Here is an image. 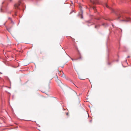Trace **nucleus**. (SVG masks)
I'll list each match as a JSON object with an SVG mask.
<instances>
[{
  "label": "nucleus",
  "instance_id": "obj_1",
  "mask_svg": "<svg viewBox=\"0 0 131 131\" xmlns=\"http://www.w3.org/2000/svg\"><path fill=\"white\" fill-rule=\"evenodd\" d=\"M122 18L123 19L122 20H121V21H131V19L130 18L127 17H124L123 16H122L121 15H119L118 16V19H119L120 18Z\"/></svg>",
  "mask_w": 131,
  "mask_h": 131
},
{
  "label": "nucleus",
  "instance_id": "obj_2",
  "mask_svg": "<svg viewBox=\"0 0 131 131\" xmlns=\"http://www.w3.org/2000/svg\"><path fill=\"white\" fill-rule=\"evenodd\" d=\"M21 3L19 1L18 3L17 4H15L14 5V8H18V6L20 5Z\"/></svg>",
  "mask_w": 131,
  "mask_h": 131
},
{
  "label": "nucleus",
  "instance_id": "obj_3",
  "mask_svg": "<svg viewBox=\"0 0 131 131\" xmlns=\"http://www.w3.org/2000/svg\"><path fill=\"white\" fill-rule=\"evenodd\" d=\"M103 6L104 7H106L107 8H110L108 6L107 4L106 3H105L103 5Z\"/></svg>",
  "mask_w": 131,
  "mask_h": 131
},
{
  "label": "nucleus",
  "instance_id": "obj_4",
  "mask_svg": "<svg viewBox=\"0 0 131 131\" xmlns=\"http://www.w3.org/2000/svg\"><path fill=\"white\" fill-rule=\"evenodd\" d=\"M99 25H97V26H95V28H97V27H99Z\"/></svg>",
  "mask_w": 131,
  "mask_h": 131
},
{
  "label": "nucleus",
  "instance_id": "obj_5",
  "mask_svg": "<svg viewBox=\"0 0 131 131\" xmlns=\"http://www.w3.org/2000/svg\"><path fill=\"white\" fill-rule=\"evenodd\" d=\"M105 24L104 23V24H102V25H103V26H104Z\"/></svg>",
  "mask_w": 131,
  "mask_h": 131
},
{
  "label": "nucleus",
  "instance_id": "obj_6",
  "mask_svg": "<svg viewBox=\"0 0 131 131\" xmlns=\"http://www.w3.org/2000/svg\"><path fill=\"white\" fill-rule=\"evenodd\" d=\"M66 115H68V113H66Z\"/></svg>",
  "mask_w": 131,
  "mask_h": 131
},
{
  "label": "nucleus",
  "instance_id": "obj_7",
  "mask_svg": "<svg viewBox=\"0 0 131 131\" xmlns=\"http://www.w3.org/2000/svg\"><path fill=\"white\" fill-rule=\"evenodd\" d=\"M81 18H83L82 15V16H81Z\"/></svg>",
  "mask_w": 131,
  "mask_h": 131
},
{
  "label": "nucleus",
  "instance_id": "obj_8",
  "mask_svg": "<svg viewBox=\"0 0 131 131\" xmlns=\"http://www.w3.org/2000/svg\"><path fill=\"white\" fill-rule=\"evenodd\" d=\"M9 19H11V18H10L9 17Z\"/></svg>",
  "mask_w": 131,
  "mask_h": 131
},
{
  "label": "nucleus",
  "instance_id": "obj_9",
  "mask_svg": "<svg viewBox=\"0 0 131 131\" xmlns=\"http://www.w3.org/2000/svg\"><path fill=\"white\" fill-rule=\"evenodd\" d=\"M9 31V32H10L9 31V30H8V29H7Z\"/></svg>",
  "mask_w": 131,
  "mask_h": 131
},
{
  "label": "nucleus",
  "instance_id": "obj_10",
  "mask_svg": "<svg viewBox=\"0 0 131 131\" xmlns=\"http://www.w3.org/2000/svg\"><path fill=\"white\" fill-rule=\"evenodd\" d=\"M129 56H128L127 57V58H129Z\"/></svg>",
  "mask_w": 131,
  "mask_h": 131
},
{
  "label": "nucleus",
  "instance_id": "obj_11",
  "mask_svg": "<svg viewBox=\"0 0 131 131\" xmlns=\"http://www.w3.org/2000/svg\"><path fill=\"white\" fill-rule=\"evenodd\" d=\"M71 59L72 60H73L72 59Z\"/></svg>",
  "mask_w": 131,
  "mask_h": 131
},
{
  "label": "nucleus",
  "instance_id": "obj_12",
  "mask_svg": "<svg viewBox=\"0 0 131 131\" xmlns=\"http://www.w3.org/2000/svg\"><path fill=\"white\" fill-rule=\"evenodd\" d=\"M10 1H11V0H10Z\"/></svg>",
  "mask_w": 131,
  "mask_h": 131
}]
</instances>
